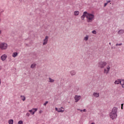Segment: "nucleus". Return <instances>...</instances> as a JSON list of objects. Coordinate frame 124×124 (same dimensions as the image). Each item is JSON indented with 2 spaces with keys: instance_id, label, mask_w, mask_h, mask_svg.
Returning <instances> with one entry per match:
<instances>
[{
  "instance_id": "nucleus-12",
  "label": "nucleus",
  "mask_w": 124,
  "mask_h": 124,
  "mask_svg": "<svg viewBox=\"0 0 124 124\" xmlns=\"http://www.w3.org/2000/svg\"><path fill=\"white\" fill-rule=\"evenodd\" d=\"M93 97H99V93H96V92H94L93 93Z\"/></svg>"
},
{
  "instance_id": "nucleus-36",
  "label": "nucleus",
  "mask_w": 124,
  "mask_h": 124,
  "mask_svg": "<svg viewBox=\"0 0 124 124\" xmlns=\"http://www.w3.org/2000/svg\"><path fill=\"white\" fill-rule=\"evenodd\" d=\"M78 110L80 112H83V110H82V109H78Z\"/></svg>"
},
{
  "instance_id": "nucleus-14",
  "label": "nucleus",
  "mask_w": 124,
  "mask_h": 124,
  "mask_svg": "<svg viewBox=\"0 0 124 124\" xmlns=\"http://www.w3.org/2000/svg\"><path fill=\"white\" fill-rule=\"evenodd\" d=\"M17 56H18V53H17V52H14L12 54V57L13 58H16V57H17Z\"/></svg>"
},
{
  "instance_id": "nucleus-22",
  "label": "nucleus",
  "mask_w": 124,
  "mask_h": 124,
  "mask_svg": "<svg viewBox=\"0 0 124 124\" xmlns=\"http://www.w3.org/2000/svg\"><path fill=\"white\" fill-rule=\"evenodd\" d=\"M36 66V64L35 63H33L31 65V68H34Z\"/></svg>"
},
{
  "instance_id": "nucleus-5",
  "label": "nucleus",
  "mask_w": 124,
  "mask_h": 124,
  "mask_svg": "<svg viewBox=\"0 0 124 124\" xmlns=\"http://www.w3.org/2000/svg\"><path fill=\"white\" fill-rule=\"evenodd\" d=\"M111 67H110V65H108L106 68H104V73L105 74H108L109 73V71H110Z\"/></svg>"
},
{
  "instance_id": "nucleus-9",
  "label": "nucleus",
  "mask_w": 124,
  "mask_h": 124,
  "mask_svg": "<svg viewBox=\"0 0 124 124\" xmlns=\"http://www.w3.org/2000/svg\"><path fill=\"white\" fill-rule=\"evenodd\" d=\"M7 59V55L6 54H3L1 57H0V59L2 62H4L5 60Z\"/></svg>"
},
{
  "instance_id": "nucleus-29",
  "label": "nucleus",
  "mask_w": 124,
  "mask_h": 124,
  "mask_svg": "<svg viewBox=\"0 0 124 124\" xmlns=\"http://www.w3.org/2000/svg\"><path fill=\"white\" fill-rule=\"evenodd\" d=\"M31 114H30V113H27V114H26V116H27L28 117H30V115Z\"/></svg>"
},
{
  "instance_id": "nucleus-18",
  "label": "nucleus",
  "mask_w": 124,
  "mask_h": 124,
  "mask_svg": "<svg viewBox=\"0 0 124 124\" xmlns=\"http://www.w3.org/2000/svg\"><path fill=\"white\" fill-rule=\"evenodd\" d=\"M121 85L122 88H124V79H121Z\"/></svg>"
},
{
  "instance_id": "nucleus-31",
  "label": "nucleus",
  "mask_w": 124,
  "mask_h": 124,
  "mask_svg": "<svg viewBox=\"0 0 124 124\" xmlns=\"http://www.w3.org/2000/svg\"><path fill=\"white\" fill-rule=\"evenodd\" d=\"M43 111H42V110H40V111H39V114H41V113H43Z\"/></svg>"
},
{
  "instance_id": "nucleus-11",
  "label": "nucleus",
  "mask_w": 124,
  "mask_h": 124,
  "mask_svg": "<svg viewBox=\"0 0 124 124\" xmlns=\"http://www.w3.org/2000/svg\"><path fill=\"white\" fill-rule=\"evenodd\" d=\"M122 83V79H118L117 80H116L114 82V84L115 85H119V84H121Z\"/></svg>"
},
{
  "instance_id": "nucleus-6",
  "label": "nucleus",
  "mask_w": 124,
  "mask_h": 124,
  "mask_svg": "<svg viewBox=\"0 0 124 124\" xmlns=\"http://www.w3.org/2000/svg\"><path fill=\"white\" fill-rule=\"evenodd\" d=\"M56 111H57L58 113H63L64 112V108L61 107L59 108H55Z\"/></svg>"
},
{
  "instance_id": "nucleus-27",
  "label": "nucleus",
  "mask_w": 124,
  "mask_h": 124,
  "mask_svg": "<svg viewBox=\"0 0 124 124\" xmlns=\"http://www.w3.org/2000/svg\"><path fill=\"white\" fill-rule=\"evenodd\" d=\"M47 103H48V101H46V102L44 104V106H46V105H47Z\"/></svg>"
},
{
  "instance_id": "nucleus-25",
  "label": "nucleus",
  "mask_w": 124,
  "mask_h": 124,
  "mask_svg": "<svg viewBox=\"0 0 124 124\" xmlns=\"http://www.w3.org/2000/svg\"><path fill=\"white\" fill-rule=\"evenodd\" d=\"M18 124H23V121H20L18 122Z\"/></svg>"
},
{
  "instance_id": "nucleus-21",
  "label": "nucleus",
  "mask_w": 124,
  "mask_h": 124,
  "mask_svg": "<svg viewBox=\"0 0 124 124\" xmlns=\"http://www.w3.org/2000/svg\"><path fill=\"white\" fill-rule=\"evenodd\" d=\"M89 40V36L88 35H86L84 38V40H85L86 41H88V40Z\"/></svg>"
},
{
  "instance_id": "nucleus-19",
  "label": "nucleus",
  "mask_w": 124,
  "mask_h": 124,
  "mask_svg": "<svg viewBox=\"0 0 124 124\" xmlns=\"http://www.w3.org/2000/svg\"><path fill=\"white\" fill-rule=\"evenodd\" d=\"M13 123H14V121L12 119H10L8 121L9 124H13Z\"/></svg>"
},
{
  "instance_id": "nucleus-26",
  "label": "nucleus",
  "mask_w": 124,
  "mask_h": 124,
  "mask_svg": "<svg viewBox=\"0 0 124 124\" xmlns=\"http://www.w3.org/2000/svg\"><path fill=\"white\" fill-rule=\"evenodd\" d=\"M121 45H123V44H117L116 46H121Z\"/></svg>"
},
{
  "instance_id": "nucleus-40",
  "label": "nucleus",
  "mask_w": 124,
  "mask_h": 124,
  "mask_svg": "<svg viewBox=\"0 0 124 124\" xmlns=\"http://www.w3.org/2000/svg\"><path fill=\"white\" fill-rule=\"evenodd\" d=\"M109 45H111V43H109Z\"/></svg>"
},
{
  "instance_id": "nucleus-20",
  "label": "nucleus",
  "mask_w": 124,
  "mask_h": 124,
  "mask_svg": "<svg viewBox=\"0 0 124 124\" xmlns=\"http://www.w3.org/2000/svg\"><path fill=\"white\" fill-rule=\"evenodd\" d=\"M124 30H121L118 31L119 34H121L122 33H124Z\"/></svg>"
},
{
  "instance_id": "nucleus-3",
  "label": "nucleus",
  "mask_w": 124,
  "mask_h": 124,
  "mask_svg": "<svg viewBox=\"0 0 124 124\" xmlns=\"http://www.w3.org/2000/svg\"><path fill=\"white\" fill-rule=\"evenodd\" d=\"M8 46L7 44L5 43H0V49L1 50H6Z\"/></svg>"
},
{
  "instance_id": "nucleus-34",
  "label": "nucleus",
  "mask_w": 124,
  "mask_h": 124,
  "mask_svg": "<svg viewBox=\"0 0 124 124\" xmlns=\"http://www.w3.org/2000/svg\"><path fill=\"white\" fill-rule=\"evenodd\" d=\"M83 112H86L87 111V110L86 109H84L83 110H82Z\"/></svg>"
},
{
  "instance_id": "nucleus-13",
  "label": "nucleus",
  "mask_w": 124,
  "mask_h": 124,
  "mask_svg": "<svg viewBox=\"0 0 124 124\" xmlns=\"http://www.w3.org/2000/svg\"><path fill=\"white\" fill-rule=\"evenodd\" d=\"M35 110V112H36V111H37L38 109L37 108H32L31 110H29V112H30L31 114V113H32Z\"/></svg>"
},
{
  "instance_id": "nucleus-35",
  "label": "nucleus",
  "mask_w": 124,
  "mask_h": 124,
  "mask_svg": "<svg viewBox=\"0 0 124 124\" xmlns=\"http://www.w3.org/2000/svg\"><path fill=\"white\" fill-rule=\"evenodd\" d=\"M78 110L80 112H83V110H82V109H78Z\"/></svg>"
},
{
  "instance_id": "nucleus-2",
  "label": "nucleus",
  "mask_w": 124,
  "mask_h": 124,
  "mask_svg": "<svg viewBox=\"0 0 124 124\" xmlns=\"http://www.w3.org/2000/svg\"><path fill=\"white\" fill-rule=\"evenodd\" d=\"M94 19V14L86 12V21L87 23H92Z\"/></svg>"
},
{
  "instance_id": "nucleus-10",
  "label": "nucleus",
  "mask_w": 124,
  "mask_h": 124,
  "mask_svg": "<svg viewBox=\"0 0 124 124\" xmlns=\"http://www.w3.org/2000/svg\"><path fill=\"white\" fill-rule=\"evenodd\" d=\"M85 17L87 18V12H84L82 16H81V20H85Z\"/></svg>"
},
{
  "instance_id": "nucleus-16",
  "label": "nucleus",
  "mask_w": 124,
  "mask_h": 124,
  "mask_svg": "<svg viewBox=\"0 0 124 124\" xmlns=\"http://www.w3.org/2000/svg\"><path fill=\"white\" fill-rule=\"evenodd\" d=\"M20 98L23 101H25V100H26V97L24 95H21Z\"/></svg>"
},
{
  "instance_id": "nucleus-15",
  "label": "nucleus",
  "mask_w": 124,
  "mask_h": 124,
  "mask_svg": "<svg viewBox=\"0 0 124 124\" xmlns=\"http://www.w3.org/2000/svg\"><path fill=\"white\" fill-rule=\"evenodd\" d=\"M70 73L72 76H73L75 75V74H76V72H75V71H71L70 72Z\"/></svg>"
},
{
  "instance_id": "nucleus-23",
  "label": "nucleus",
  "mask_w": 124,
  "mask_h": 124,
  "mask_svg": "<svg viewBox=\"0 0 124 124\" xmlns=\"http://www.w3.org/2000/svg\"><path fill=\"white\" fill-rule=\"evenodd\" d=\"M49 82H50V83H53L54 82V79L51 78H49Z\"/></svg>"
},
{
  "instance_id": "nucleus-8",
  "label": "nucleus",
  "mask_w": 124,
  "mask_h": 124,
  "mask_svg": "<svg viewBox=\"0 0 124 124\" xmlns=\"http://www.w3.org/2000/svg\"><path fill=\"white\" fill-rule=\"evenodd\" d=\"M81 97H82L81 95H76L74 97L75 100V102H78V101H79V100L81 99Z\"/></svg>"
},
{
  "instance_id": "nucleus-38",
  "label": "nucleus",
  "mask_w": 124,
  "mask_h": 124,
  "mask_svg": "<svg viewBox=\"0 0 124 124\" xmlns=\"http://www.w3.org/2000/svg\"><path fill=\"white\" fill-rule=\"evenodd\" d=\"M1 33V31L0 30V34Z\"/></svg>"
},
{
  "instance_id": "nucleus-24",
  "label": "nucleus",
  "mask_w": 124,
  "mask_h": 124,
  "mask_svg": "<svg viewBox=\"0 0 124 124\" xmlns=\"http://www.w3.org/2000/svg\"><path fill=\"white\" fill-rule=\"evenodd\" d=\"M92 33H93V34H96V31H92Z\"/></svg>"
},
{
  "instance_id": "nucleus-30",
  "label": "nucleus",
  "mask_w": 124,
  "mask_h": 124,
  "mask_svg": "<svg viewBox=\"0 0 124 124\" xmlns=\"http://www.w3.org/2000/svg\"><path fill=\"white\" fill-rule=\"evenodd\" d=\"M107 4H108V2L105 3H104V7H105V6H106V5H107Z\"/></svg>"
},
{
  "instance_id": "nucleus-32",
  "label": "nucleus",
  "mask_w": 124,
  "mask_h": 124,
  "mask_svg": "<svg viewBox=\"0 0 124 124\" xmlns=\"http://www.w3.org/2000/svg\"><path fill=\"white\" fill-rule=\"evenodd\" d=\"M123 106H124V104H122L121 105V109H123Z\"/></svg>"
},
{
  "instance_id": "nucleus-39",
  "label": "nucleus",
  "mask_w": 124,
  "mask_h": 124,
  "mask_svg": "<svg viewBox=\"0 0 124 124\" xmlns=\"http://www.w3.org/2000/svg\"><path fill=\"white\" fill-rule=\"evenodd\" d=\"M91 124H95L94 123H92Z\"/></svg>"
},
{
  "instance_id": "nucleus-1",
  "label": "nucleus",
  "mask_w": 124,
  "mask_h": 124,
  "mask_svg": "<svg viewBox=\"0 0 124 124\" xmlns=\"http://www.w3.org/2000/svg\"><path fill=\"white\" fill-rule=\"evenodd\" d=\"M118 108L116 107H114L111 112L109 113V117L112 120H114V119H116L117 117H118Z\"/></svg>"
},
{
  "instance_id": "nucleus-4",
  "label": "nucleus",
  "mask_w": 124,
  "mask_h": 124,
  "mask_svg": "<svg viewBox=\"0 0 124 124\" xmlns=\"http://www.w3.org/2000/svg\"><path fill=\"white\" fill-rule=\"evenodd\" d=\"M98 67L101 68H104V67L107 65V62H100L98 63Z\"/></svg>"
},
{
  "instance_id": "nucleus-28",
  "label": "nucleus",
  "mask_w": 124,
  "mask_h": 124,
  "mask_svg": "<svg viewBox=\"0 0 124 124\" xmlns=\"http://www.w3.org/2000/svg\"><path fill=\"white\" fill-rule=\"evenodd\" d=\"M35 112H36L35 111V110H34V111L32 112H31V114L33 115L35 113Z\"/></svg>"
},
{
  "instance_id": "nucleus-17",
  "label": "nucleus",
  "mask_w": 124,
  "mask_h": 124,
  "mask_svg": "<svg viewBox=\"0 0 124 124\" xmlns=\"http://www.w3.org/2000/svg\"><path fill=\"white\" fill-rule=\"evenodd\" d=\"M74 15V16H78V15H79V11H75Z\"/></svg>"
},
{
  "instance_id": "nucleus-37",
  "label": "nucleus",
  "mask_w": 124,
  "mask_h": 124,
  "mask_svg": "<svg viewBox=\"0 0 124 124\" xmlns=\"http://www.w3.org/2000/svg\"><path fill=\"white\" fill-rule=\"evenodd\" d=\"M0 84H1V80L0 79Z\"/></svg>"
},
{
  "instance_id": "nucleus-7",
  "label": "nucleus",
  "mask_w": 124,
  "mask_h": 124,
  "mask_svg": "<svg viewBox=\"0 0 124 124\" xmlns=\"http://www.w3.org/2000/svg\"><path fill=\"white\" fill-rule=\"evenodd\" d=\"M49 39V36H46L45 38L43 40V45H46L48 43V40Z\"/></svg>"
},
{
  "instance_id": "nucleus-33",
  "label": "nucleus",
  "mask_w": 124,
  "mask_h": 124,
  "mask_svg": "<svg viewBox=\"0 0 124 124\" xmlns=\"http://www.w3.org/2000/svg\"><path fill=\"white\" fill-rule=\"evenodd\" d=\"M107 2L108 3H109V2H111V0H107Z\"/></svg>"
}]
</instances>
